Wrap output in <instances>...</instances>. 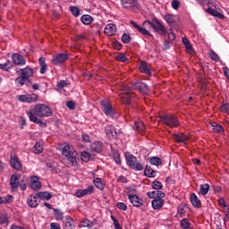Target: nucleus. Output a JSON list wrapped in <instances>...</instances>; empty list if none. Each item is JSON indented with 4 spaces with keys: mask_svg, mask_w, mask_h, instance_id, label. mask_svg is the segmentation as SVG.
<instances>
[{
    "mask_svg": "<svg viewBox=\"0 0 229 229\" xmlns=\"http://www.w3.org/2000/svg\"><path fill=\"white\" fill-rule=\"evenodd\" d=\"M149 64L146 62H141L140 65V71L145 74H149L151 72Z\"/></svg>",
    "mask_w": 229,
    "mask_h": 229,
    "instance_id": "obj_31",
    "label": "nucleus"
},
{
    "mask_svg": "<svg viewBox=\"0 0 229 229\" xmlns=\"http://www.w3.org/2000/svg\"><path fill=\"white\" fill-rule=\"evenodd\" d=\"M30 187L33 191H38L42 188V183L39 182L38 177L32 176L30 178Z\"/></svg>",
    "mask_w": 229,
    "mask_h": 229,
    "instance_id": "obj_18",
    "label": "nucleus"
},
{
    "mask_svg": "<svg viewBox=\"0 0 229 229\" xmlns=\"http://www.w3.org/2000/svg\"><path fill=\"white\" fill-rule=\"evenodd\" d=\"M152 207H153L154 210H160V208H162V207H164V199H155L152 201Z\"/></svg>",
    "mask_w": 229,
    "mask_h": 229,
    "instance_id": "obj_26",
    "label": "nucleus"
},
{
    "mask_svg": "<svg viewBox=\"0 0 229 229\" xmlns=\"http://www.w3.org/2000/svg\"><path fill=\"white\" fill-rule=\"evenodd\" d=\"M155 170L151 168V166L147 165L144 171L145 176H148V178H155Z\"/></svg>",
    "mask_w": 229,
    "mask_h": 229,
    "instance_id": "obj_36",
    "label": "nucleus"
},
{
    "mask_svg": "<svg viewBox=\"0 0 229 229\" xmlns=\"http://www.w3.org/2000/svg\"><path fill=\"white\" fill-rule=\"evenodd\" d=\"M143 26H144V28H148V30H149V28H154L155 21H143Z\"/></svg>",
    "mask_w": 229,
    "mask_h": 229,
    "instance_id": "obj_52",
    "label": "nucleus"
},
{
    "mask_svg": "<svg viewBox=\"0 0 229 229\" xmlns=\"http://www.w3.org/2000/svg\"><path fill=\"white\" fill-rule=\"evenodd\" d=\"M64 226L67 229H73L74 228V220L72 217L66 216L64 220Z\"/></svg>",
    "mask_w": 229,
    "mask_h": 229,
    "instance_id": "obj_29",
    "label": "nucleus"
},
{
    "mask_svg": "<svg viewBox=\"0 0 229 229\" xmlns=\"http://www.w3.org/2000/svg\"><path fill=\"white\" fill-rule=\"evenodd\" d=\"M149 162L152 165H162V159L160 157H152Z\"/></svg>",
    "mask_w": 229,
    "mask_h": 229,
    "instance_id": "obj_40",
    "label": "nucleus"
},
{
    "mask_svg": "<svg viewBox=\"0 0 229 229\" xmlns=\"http://www.w3.org/2000/svg\"><path fill=\"white\" fill-rule=\"evenodd\" d=\"M117 208H119L120 210H126V208H128V207L126 206V204L123 203V202H118L116 204Z\"/></svg>",
    "mask_w": 229,
    "mask_h": 229,
    "instance_id": "obj_59",
    "label": "nucleus"
},
{
    "mask_svg": "<svg viewBox=\"0 0 229 229\" xmlns=\"http://www.w3.org/2000/svg\"><path fill=\"white\" fill-rule=\"evenodd\" d=\"M0 225H8V215H3L0 217Z\"/></svg>",
    "mask_w": 229,
    "mask_h": 229,
    "instance_id": "obj_53",
    "label": "nucleus"
},
{
    "mask_svg": "<svg viewBox=\"0 0 229 229\" xmlns=\"http://www.w3.org/2000/svg\"><path fill=\"white\" fill-rule=\"evenodd\" d=\"M54 216L56 221H64V212L60 209H54Z\"/></svg>",
    "mask_w": 229,
    "mask_h": 229,
    "instance_id": "obj_39",
    "label": "nucleus"
},
{
    "mask_svg": "<svg viewBox=\"0 0 229 229\" xmlns=\"http://www.w3.org/2000/svg\"><path fill=\"white\" fill-rule=\"evenodd\" d=\"M159 123H163V124L169 126V128H178V126H180L178 118L173 114H164L159 116Z\"/></svg>",
    "mask_w": 229,
    "mask_h": 229,
    "instance_id": "obj_3",
    "label": "nucleus"
},
{
    "mask_svg": "<svg viewBox=\"0 0 229 229\" xmlns=\"http://www.w3.org/2000/svg\"><path fill=\"white\" fill-rule=\"evenodd\" d=\"M115 58H116L117 62H123V63H124V62H126V60H128L126 58V55L123 53L118 54V55H116Z\"/></svg>",
    "mask_w": 229,
    "mask_h": 229,
    "instance_id": "obj_51",
    "label": "nucleus"
},
{
    "mask_svg": "<svg viewBox=\"0 0 229 229\" xmlns=\"http://www.w3.org/2000/svg\"><path fill=\"white\" fill-rule=\"evenodd\" d=\"M206 13H209V15H213V17H217L218 19H225V16L223 13L216 11L215 9H212L211 7L206 9Z\"/></svg>",
    "mask_w": 229,
    "mask_h": 229,
    "instance_id": "obj_27",
    "label": "nucleus"
},
{
    "mask_svg": "<svg viewBox=\"0 0 229 229\" xmlns=\"http://www.w3.org/2000/svg\"><path fill=\"white\" fill-rule=\"evenodd\" d=\"M93 183L97 189H99V191H104L105 190V182L102 181L101 178H95L93 180Z\"/></svg>",
    "mask_w": 229,
    "mask_h": 229,
    "instance_id": "obj_28",
    "label": "nucleus"
},
{
    "mask_svg": "<svg viewBox=\"0 0 229 229\" xmlns=\"http://www.w3.org/2000/svg\"><path fill=\"white\" fill-rule=\"evenodd\" d=\"M125 158L131 169H134V171H142V169H144L142 164L139 163V161H137V157H135V156L131 155L130 152L125 153Z\"/></svg>",
    "mask_w": 229,
    "mask_h": 229,
    "instance_id": "obj_4",
    "label": "nucleus"
},
{
    "mask_svg": "<svg viewBox=\"0 0 229 229\" xmlns=\"http://www.w3.org/2000/svg\"><path fill=\"white\" fill-rule=\"evenodd\" d=\"M69 60V55L67 54H57L52 59V64L54 65H62L64 62H67Z\"/></svg>",
    "mask_w": 229,
    "mask_h": 229,
    "instance_id": "obj_8",
    "label": "nucleus"
},
{
    "mask_svg": "<svg viewBox=\"0 0 229 229\" xmlns=\"http://www.w3.org/2000/svg\"><path fill=\"white\" fill-rule=\"evenodd\" d=\"M50 229H60V224H58V223H52L50 225Z\"/></svg>",
    "mask_w": 229,
    "mask_h": 229,
    "instance_id": "obj_64",
    "label": "nucleus"
},
{
    "mask_svg": "<svg viewBox=\"0 0 229 229\" xmlns=\"http://www.w3.org/2000/svg\"><path fill=\"white\" fill-rule=\"evenodd\" d=\"M83 142H90V136L89 134H82Z\"/></svg>",
    "mask_w": 229,
    "mask_h": 229,
    "instance_id": "obj_63",
    "label": "nucleus"
},
{
    "mask_svg": "<svg viewBox=\"0 0 229 229\" xmlns=\"http://www.w3.org/2000/svg\"><path fill=\"white\" fill-rule=\"evenodd\" d=\"M102 108L104 114L107 115V117H114L115 115V110H114V107H112V105H110L107 100H102L101 101Z\"/></svg>",
    "mask_w": 229,
    "mask_h": 229,
    "instance_id": "obj_6",
    "label": "nucleus"
},
{
    "mask_svg": "<svg viewBox=\"0 0 229 229\" xmlns=\"http://www.w3.org/2000/svg\"><path fill=\"white\" fill-rule=\"evenodd\" d=\"M66 106H68L70 110H74V108H76V103H74L72 100H70L66 103Z\"/></svg>",
    "mask_w": 229,
    "mask_h": 229,
    "instance_id": "obj_54",
    "label": "nucleus"
},
{
    "mask_svg": "<svg viewBox=\"0 0 229 229\" xmlns=\"http://www.w3.org/2000/svg\"><path fill=\"white\" fill-rule=\"evenodd\" d=\"M58 89H64V87H67V81H61L57 83Z\"/></svg>",
    "mask_w": 229,
    "mask_h": 229,
    "instance_id": "obj_60",
    "label": "nucleus"
},
{
    "mask_svg": "<svg viewBox=\"0 0 229 229\" xmlns=\"http://www.w3.org/2000/svg\"><path fill=\"white\" fill-rule=\"evenodd\" d=\"M172 7L174 8V10H178V8H180V1L173 0L172 1Z\"/></svg>",
    "mask_w": 229,
    "mask_h": 229,
    "instance_id": "obj_57",
    "label": "nucleus"
},
{
    "mask_svg": "<svg viewBox=\"0 0 229 229\" xmlns=\"http://www.w3.org/2000/svg\"><path fill=\"white\" fill-rule=\"evenodd\" d=\"M111 218H112L113 221H114V225L115 229H123V227H121V225H119V221H117V220L115 219V217L111 216Z\"/></svg>",
    "mask_w": 229,
    "mask_h": 229,
    "instance_id": "obj_62",
    "label": "nucleus"
},
{
    "mask_svg": "<svg viewBox=\"0 0 229 229\" xmlns=\"http://www.w3.org/2000/svg\"><path fill=\"white\" fill-rule=\"evenodd\" d=\"M70 11L74 15V17H80V8L77 6H72L70 7Z\"/></svg>",
    "mask_w": 229,
    "mask_h": 229,
    "instance_id": "obj_44",
    "label": "nucleus"
},
{
    "mask_svg": "<svg viewBox=\"0 0 229 229\" xmlns=\"http://www.w3.org/2000/svg\"><path fill=\"white\" fill-rule=\"evenodd\" d=\"M209 58L211 60H214L215 62H219V55H217V54H216V52H214V50H211L209 52Z\"/></svg>",
    "mask_w": 229,
    "mask_h": 229,
    "instance_id": "obj_48",
    "label": "nucleus"
},
{
    "mask_svg": "<svg viewBox=\"0 0 229 229\" xmlns=\"http://www.w3.org/2000/svg\"><path fill=\"white\" fill-rule=\"evenodd\" d=\"M113 158L115 164H121V154L117 150L113 151Z\"/></svg>",
    "mask_w": 229,
    "mask_h": 229,
    "instance_id": "obj_42",
    "label": "nucleus"
},
{
    "mask_svg": "<svg viewBox=\"0 0 229 229\" xmlns=\"http://www.w3.org/2000/svg\"><path fill=\"white\" fill-rule=\"evenodd\" d=\"M182 44L185 46L187 53H189L190 55H192V53H194V49H192L191 41H189L187 38H182Z\"/></svg>",
    "mask_w": 229,
    "mask_h": 229,
    "instance_id": "obj_32",
    "label": "nucleus"
},
{
    "mask_svg": "<svg viewBox=\"0 0 229 229\" xmlns=\"http://www.w3.org/2000/svg\"><path fill=\"white\" fill-rule=\"evenodd\" d=\"M91 148L96 153H99V151H101V145L98 142H95L91 145Z\"/></svg>",
    "mask_w": 229,
    "mask_h": 229,
    "instance_id": "obj_50",
    "label": "nucleus"
},
{
    "mask_svg": "<svg viewBox=\"0 0 229 229\" xmlns=\"http://www.w3.org/2000/svg\"><path fill=\"white\" fill-rule=\"evenodd\" d=\"M165 198V193L164 191H157V199H162Z\"/></svg>",
    "mask_w": 229,
    "mask_h": 229,
    "instance_id": "obj_61",
    "label": "nucleus"
},
{
    "mask_svg": "<svg viewBox=\"0 0 229 229\" xmlns=\"http://www.w3.org/2000/svg\"><path fill=\"white\" fill-rule=\"evenodd\" d=\"M106 135L113 139H117V131L112 125H107L105 129Z\"/></svg>",
    "mask_w": 229,
    "mask_h": 229,
    "instance_id": "obj_21",
    "label": "nucleus"
},
{
    "mask_svg": "<svg viewBox=\"0 0 229 229\" xmlns=\"http://www.w3.org/2000/svg\"><path fill=\"white\" fill-rule=\"evenodd\" d=\"M94 192V186L90 185L85 190H78L75 192V196L77 198H83V196H89V194H92Z\"/></svg>",
    "mask_w": 229,
    "mask_h": 229,
    "instance_id": "obj_10",
    "label": "nucleus"
},
{
    "mask_svg": "<svg viewBox=\"0 0 229 229\" xmlns=\"http://www.w3.org/2000/svg\"><path fill=\"white\" fill-rule=\"evenodd\" d=\"M21 178L15 174H13L10 179V185L13 187V189H17L19 185H21L20 182Z\"/></svg>",
    "mask_w": 229,
    "mask_h": 229,
    "instance_id": "obj_23",
    "label": "nucleus"
},
{
    "mask_svg": "<svg viewBox=\"0 0 229 229\" xmlns=\"http://www.w3.org/2000/svg\"><path fill=\"white\" fill-rule=\"evenodd\" d=\"M27 115H29L30 121L42 126L44 123L37 117H51V115H53V110L46 104H38L33 109L27 113Z\"/></svg>",
    "mask_w": 229,
    "mask_h": 229,
    "instance_id": "obj_1",
    "label": "nucleus"
},
{
    "mask_svg": "<svg viewBox=\"0 0 229 229\" xmlns=\"http://www.w3.org/2000/svg\"><path fill=\"white\" fill-rule=\"evenodd\" d=\"M213 131L216 133H221V131H225V128L220 124L215 123V125H213Z\"/></svg>",
    "mask_w": 229,
    "mask_h": 229,
    "instance_id": "obj_46",
    "label": "nucleus"
},
{
    "mask_svg": "<svg viewBox=\"0 0 229 229\" xmlns=\"http://www.w3.org/2000/svg\"><path fill=\"white\" fill-rule=\"evenodd\" d=\"M221 112H223L224 114L228 113L229 110V105L228 104H224L221 106L220 107Z\"/></svg>",
    "mask_w": 229,
    "mask_h": 229,
    "instance_id": "obj_58",
    "label": "nucleus"
},
{
    "mask_svg": "<svg viewBox=\"0 0 229 229\" xmlns=\"http://www.w3.org/2000/svg\"><path fill=\"white\" fill-rule=\"evenodd\" d=\"M134 130H137L139 133H144L146 131V126L142 121H135L134 122Z\"/></svg>",
    "mask_w": 229,
    "mask_h": 229,
    "instance_id": "obj_24",
    "label": "nucleus"
},
{
    "mask_svg": "<svg viewBox=\"0 0 229 229\" xmlns=\"http://www.w3.org/2000/svg\"><path fill=\"white\" fill-rule=\"evenodd\" d=\"M191 202L193 205V207H195V208H201V201H199V199H198L196 193H192L191 195Z\"/></svg>",
    "mask_w": 229,
    "mask_h": 229,
    "instance_id": "obj_25",
    "label": "nucleus"
},
{
    "mask_svg": "<svg viewBox=\"0 0 229 229\" xmlns=\"http://www.w3.org/2000/svg\"><path fill=\"white\" fill-rule=\"evenodd\" d=\"M152 188H154L156 191H160L162 189V182L158 181H154L151 184Z\"/></svg>",
    "mask_w": 229,
    "mask_h": 229,
    "instance_id": "obj_47",
    "label": "nucleus"
},
{
    "mask_svg": "<svg viewBox=\"0 0 229 229\" xmlns=\"http://www.w3.org/2000/svg\"><path fill=\"white\" fill-rule=\"evenodd\" d=\"M27 204L29 205V207H30V208H37V207H38V197L37 195L29 196V198L27 199Z\"/></svg>",
    "mask_w": 229,
    "mask_h": 229,
    "instance_id": "obj_17",
    "label": "nucleus"
},
{
    "mask_svg": "<svg viewBox=\"0 0 229 229\" xmlns=\"http://www.w3.org/2000/svg\"><path fill=\"white\" fill-rule=\"evenodd\" d=\"M122 6L131 12H139L140 10V4L137 0H121Z\"/></svg>",
    "mask_w": 229,
    "mask_h": 229,
    "instance_id": "obj_5",
    "label": "nucleus"
},
{
    "mask_svg": "<svg viewBox=\"0 0 229 229\" xmlns=\"http://www.w3.org/2000/svg\"><path fill=\"white\" fill-rule=\"evenodd\" d=\"M133 93L131 92H123L121 95H120V98H121V100H122V103L123 105H130V103H131V99H133Z\"/></svg>",
    "mask_w": 229,
    "mask_h": 229,
    "instance_id": "obj_13",
    "label": "nucleus"
},
{
    "mask_svg": "<svg viewBox=\"0 0 229 229\" xmlns=\"http://www.w3.org/2000/svg\"><path fill=\"white\" fill-rule=\"evenodd\" d=\"M122 42H123V44H130V42H131V37L128 34H123L122 36Z\"/></svg>",
    "mask_w": 229,
    "mask_h": 229,
    "instance_id": "obj_49",
    "label": "nucleus"
},
{
    "mask_svg": "<svg viewBox=\"0 0 229 229\" xmlns=\"http://www.w3.org/2000/svg\"><path fill=\"white\" fill-rule=\"evenodd\" d=\"M208 191H210V185L208 183L200 185L199 192L202 196H207V194H208Z\"/></svg>",
    "mask_w": 229,
    "mask_h": 229,
    "instance_id": "obj_37",
    "label": "nucleus"
},
{
    "mask_svg": "<svg viewBox=\"0 0 229 229\" xmlns=\"http://www.w3.org/2000/svg\"><path fill=\"white\" fill-rule=\"evenodd\" d=\"M152 21L155 22L153 30H155L157 33L159 35H165V33H167V30H165V27H164V25L158 21V19L153 18Z\"/></svg>",
    "mask_w": 229,
    "mask_h": 229,
    "instance_id": "obj_9",
    "label": "nucleus"
},
{
    "mask_svg": "<svg viewBox=\"0 0 229 229\" xmlns=\"http://www.w3.org/2000/svg\"><path fill=\"white\" fill-rule=\"evenodd\" d=\"M12 58L14 65H26V59L21 54H13Z\"/></svg>",
    "mask_w": 229,
    "mask_h": 229,
    "instance_id": "obj_11",
    "label": "nucleus"
},
{
    "mask_svg": "<svg viewBox=\"0 0 229 229\" xmlns=\"http://www.w3.org/2000/svg\"><path fill=\"white\" fill-rule=\"evenodd\" d=\"M133 89H136V90H139L141 94H148V92H149V88H148V85L144 82L134 83Z\"/></svg>",
    "mask_w": 229,
    "mask_h": 229,
    "instance_id": "obj_12",
    "label": "nucleus"
},
{
    "mask_svg": "<svg viewBox=\"0 0 229 229\" xmlns=\"http://www.w3.org/2000/svg\"><path fill=\"white\" fill-rule=\"evenodd\" d=\"M62 155L64 160H65L69 165L76 166L78 165V152L74 150V147L70 145L64 146L62 150Z\"/></svg>",
    "mask_w": 229,
    "mask_h": 229,
    "instance_id": "obj_2",
    "label": "nucleus"
},
{
    "mask_svg": "<svg viewBox=\"0 0 229 229\" xmlns=\"http://www.w3.org/2000/svg\"><path fill=\"white\" fill-rule=\"evenodd\" d=\"M148 198H150V199H157V191H148L147 193Z\"/></svg>",
    "mask_w": 229,
    "mask_h": 229,
    "instance_id": "obj_55",
    "label": "nucleus"
},
{
    "mask_svg": "<svg viewBox=\"0 0 229 229\" xmlns=\"http://www.w3.org/2000/svg\"><path fill=\"white\" fill-rule=\"evenodd\" d=\"M199 4H200L201 6H205V4H212V2L210 0H196Z\"/></svg>",
    "mask_w": 229,
    "mask_h": 229,
    "instance_id": "obj_56",
    "label": "nucleus"
},
{
    "mask_svg": "<svg viewBox=\"0 0 229 229\" xmlns=\"http://www.w3.org/2000/svg\"><path fill=\"white\" fill-rule=\"evenodd\" d=\"M18 99L21 103H37V101H38V95L35 93L28 95H20L18 96Z\"/></svg>",
    "mask_w": 229,
    "mask_h": 229,
    "instance_id": "obj_7",
    "label": "nucleus"
},
{
    "mask_svg": "<svg viewBox=\"0 0 229 229\" xmlns=\"http://www.w3.org/2000/svg\"><path fill=\"white\" fill-rule=\"evenodd\" d=\"M79 226L81 228H92V226H94V223L89 219H83L81 221Z\"/></svg>",
    "mask_w": 229,
    "mask_h": 229,
    "instance_id": "obj_34",
    "label": "nucleus"
},
{
    "mask_svg": "<svg viewBox=\"0 0 229 229\" xmlns=\"http://www.w3.org/2000/svg\"><path fill=\"white\" fill-rule=\"evenodd\" d=\"M26 81H28V79H26L22 75H21L15 80V83H17V85H20V87H22V85H24Z\"/></svg>",
    "mask_w": 229,
    "mask_h": 229,
    "instance_id": "obj_41",
    "label": "nucleus"
},
{
    "mask_svg": "<svg viewBox=\"0 0 229 229\" xmlns=\"http://www.w3.org/2000/svg\"><path fill=\"white\" fill-rule=\"evenodd\" d=\"M129 199L133 207H142L144 200L137 195H129Z\"/></svg>",
    "mask_w": 229,
    "mask_h": 229,
    "instance_id": "obj_15",
    "label": "nucleus"
},
{
    "mask_svg": "<svg viewBox=\"0 0 229 229\" xmlns=\"http://www.w3.org/2000/svg\"><path fill=\"white\" fill-rule=\"evenodd\" d=\"M104 32L107 37H114L117 32V27L114 23H109L106 26Z\"/></svg>",
    "mask_w": 229,
    "mask_h": 229,
    "instance_id": "obj_14",
    "label": "nucleus"
},
{
    "mask_svg": "<svg viewBox=\"0 0 229 229\" xmlns=\"http://www.w3.org/2000/svg\"><path fill=\"white\" fill-rule=\"evenodd\" d=\"M174 139L176 142L180 143H185L187 140H189V136L185 135L184 133H178V134H174Z\"/></svg>",
    "mask_w": 229,
    "mask_h": 229,
    "instance_id": "obj_22",
    "label": "nucleus"
},
{
    "mask_svg": "<svg viewBox=\"0 0 229 229\" xmlns=\"http://www.w3.org/2000/svg\"><path fill=\"white\" fill-rule=\"evenodd\" d=\"M82 162H88L90 160V154L87 151L81 152V154Z\"/></svg>",
    "mask_w": 229,
    "mask_h": 229,
    "instance_id": "obj_43",
    "label": "nucleus"
},
{
    "mask_svg": "<svg viewBox=\"0 0 229 229\" xmlns=\"http://www.w3.org/2000/svg\"><path fill=\"white\" fill-rule=\"evenodd\" d=\"M131 24L136 30H138V31H140V33H141V35H145V37H151V33H149V31H148V30H146L145 28L140 27V25L137 24V22L131 21Z\"/></svg>",
    "mask_w": 229,
    "mask_h": 229,
    "instance_id": "obj_20",
    "label": "nucleus"
},
{
    "mask_svg": "<svg viewBox=\"0 0 229 229\" xmlns=\"http://www.w3.org/2000/svg\"><path fill=\"white\" fill-rule=\"evenodd\" d=\"M17 72L21 76L25 77L26 80H30V78H31V76H33V69L30 68V67H27V68H24V69H21Z\"/></svg>",
    "mask_w": 229,
    "mask_h": 229,
    "instance_id": "obj_16",
    "label": "nucleus"
},
{
    "mask_svg": "<svg viewBox=\"0 0 229 229\" xmlns=\"http://www.w3.org/2000/svg\"><path fill=\"white\" fill-rule=\"evenodd\" d=\"M11 165L13 169H16V171H21L22 169V165L21 164V161H19V157L15 156L11 157Z\"/></svg>",
    "mask_w": 229,
    "mask_h": 229,
    "instance_id": "obj_19",
    "label": "nucleus"
},
{
    "mask_svg": "<svg viewBox=\"0 0 229 229\" xmlns=\"http://www.w3.org/2000/svg\"><path fill=\"white\" fill-rule=\"evenodd\" d=\"M37 197L40 199L49 200L51 198H53V195H51L48 191H39L38 192Z\"/></svg>",
    "mask_w": 229,
    "mask_h": 229,
    "instance_id": "obj_33",
    "label": "nucleus"
},
{
    "mask_svg": "<svg viewBox=\"0 0 229 229\" xmlns=\"http://www.w3.org/2000/svg\"><path fill=\"white\" fill-rule=\"evenodd\" d=\"M39 65H40V73L46 74V71H47V64H46V58L40 57L38 59Z\"/></svg>",
    "mask_w": 229,
    "mask_h": 229,
    "instance_id": "obj_30",
    "label": "nucleus"
},
{
    "mask_svg": "<svg viewBox=\"0 0 229 229\" xmlns=\"http://www.w3.org/2000/svg\"><path fill=\"white\" fill-rule=\"evenodd\" d=\"M165 21L168 24H174V16L172 14H166V15H165Z\"/></svg>",
    "mask_w": 229,
    "mask_h": 229,
    "instance_id": "obj_45",
    "label": "nucleus"
},
{
    "mask_svg": "<svg viewBox=\"0 0 229 229\" xmlns=\"http://www.w3.org/2000/svg\"><path fill=\"white\" fill-rule=\"evenodd\" d=\"M33 153H35V155H40V153H42V151H44V148L42 147V144H40V142H37L33 148H32Z\"/></svg>",
    "mask_w": 229,
    "mask_h": 229,
    "instance_id": "obj_38",
    "label": "nucleus"
},
{
    "mask_svg": "<svg viewBox=\"0 0 229 229\" xmlns=\"http://www.w3.org/2000/svg\"><path fill=\"white\" fill-rule=\"evenodd\" d=\"M81 21L82 24L89 25L92 24V21H94V19L89 14H84L81 16Z\"/></svg>",
    "mask_w": 229,
    "mask_h": 229,
    "instance_id": "obj_35",
    "label": "nucleus"
}]
</instances>
